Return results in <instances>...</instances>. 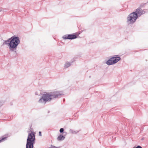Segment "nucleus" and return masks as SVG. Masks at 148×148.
Here are the masks:
<instances>
[{
	"mask_svg": "<svg viewBox=\"0 0 148 148\" xmlns=\"http://www.w3.org/2000/svg\"><path fill=\"white\" fill-rule=\"evenodd\" d=\"M133 148H142V147L140 146H138L136 147H134Z\"/></svg>",
	"mask_w": 148,
	"mask_h": 148,
	"instance_id": "14",
	"label": "nucleus"
},
{
	"mask_svg": "<svg viewBox=\"0 0 148 148\" xmlns=\"http://www.w3.org/2000/svg\"><path fill=\"white\" fill-rule=\"evenodd\" d=\"M8 137V134H5L4 136H2L1 139V138H0V143L6 140Z\"/></svg>",
	"mask_w": 148,
	"mask_h": 148,
	"instance_id": "8",
	"label": "nucleus"
},
{
	"mask_svg": "<svg viewBox=\"0 0 148 148\" xmlns=\"http://www.w3.org/2000/svg\"><path fill=\"white\" fill-rule=\"evenodd\" d=\"M62 94L61 91H55L51 92H46L42 95L38 102L40 103L45 104L48 101H50L52 99L58 97Z\"/></svg>",
	"mask_w": 148,
	"mask_h": 148,
	"instance_id": "1",
	"label": "nucleus"
},
{
	"mask_svg": "<svg viewBox=\"0 0 148 148\" xmlns=\"http://www.w3.org/2000/svg\"><path fill=\"white\" fill-rule=\"evenodd\" d=\"M118 55H115L112 56L106 62V64L108 65L114 64L119 61L121 60L120 57L117 56Z\"/></svg>",
	"mask_w": 148,
	"mask_h": 148,
	"instance_id": "5",
	"label": "nucleus"
},
{
	"mask_svg": "<svg viewBox=\"0 0 148 148\" xmlns=\"http://www.w3.org/2000/svg\"><path fill=\"white\" fill-rule=\"evenodd\" d=\"M65 138V136L63 135H60L57 138V139L59 141H62Z\"/></svg>",
	"mask_w": 148,
	"mask_h": 148,
	"instance_id": "9",
	"label": "nucleus"
},
{
	"mask_svg": "<svg viewBox=\"0 0 148 148\" xmlns=\"http://www.w3.org/2000/svg\"><path fill=\"white\" fill-rule=\"evenodd\" d=\"M60 147H56L55 146L51 145L50 147H49V148H59Z\"/></svg>",
	"mask_w": 148,
	"mask_h": 148,
	"instance_id": "12",
	"label": "nucleus"
},
{
	"mask_svg": "<svg viewBox=\"0 0 148 148\" xmlns=\"http://www.w3.org/2000/svg\"><path fill=\"white\" fill-rule=\"evenodd\" d=\"M35 140L34 133H29L27 140L26 148H33Z\"/></svg>",
	"mask_w": 148,
	"mask_h": 148,
	"instance_id": "3",
	"label": "nucleus"
},
{
	"mask_svg": "<svg viewBox=\"0 0 148 148\" xmlns=\"http://www.w3.org/2000/svg\"><path fill=\"white\" fill-rule=\"evenodd\" d=\"M77 38V36L74 34L65 35L63 36V38L65 39L72 40Z\"/></svg>",
	"mask_w": 148,
	"mask_h": 148,
	"instance_id": "6",
	"label": "nucleus"
},
{
	"mask_svg": "<svg viewBox=\"0 0 148 148\" xmlns=\"http://www.w3.org/2000/svg\"><path fill=\"white\" fill-rule=\"evenodd\" d=\"M138 17V15L136 12L130 13L127 17V22L129 24H133L136 21Z\"/></svg>",
	"mask_w": 148,
	"mask_h": 148,
	"instance_id": "4",
	"label": "nucleus"
},
{
	"mask_svg": "<svg viewBox=\"0 0 148 148\" xmlns=\"http://www.w3.org/2000/svg\"><path fill=\"white\" fill-rule=\"evenodd\" d=\"M136 12L137 15L139 16L145 13V11L144 10H142L140 8H139L136 9Z\"/></svg>",
	"mask_w": 148,
	"mask_h": 148,
	"instance_id": "7",
	"label": "nucleus"
},
{
	"mask_svg": "<svg viewBox=\"0 0 148 148\" xmlns=\"http://www.w3.org/2000/svg\"><path fill=\"white\" fill-rule=\"evenodd\" d=\"M79 131H77L73 130H72V129H70L69 130V132H70V133H71V134H76Z\"/></svg>",
	"mask_w": 148,
	"mask_h": 148,
	"instance_id": "10",
	"label": "nucleus"
},
{
	"mask_svg": "<svg viewBox=\"0 0 148 148\" xmlns=\"http://www.w3.org/2000/svg\"><path fill=\"white\" fill-rule=\"evenodd\" d=\"M20 42L19 38L14 35L5 40L3 43V45H8L10 51L16 52L17 47Z\"/></svg>",
	"mask_w": 148,
	"mask_h": 148,
	"instance_id": "2",
	"label": "nucleus"
},
{
	"mask_svg": "<svg viewBox=\"0 0 148 148\" xmlns=\"http://www.w3.org/2000/svg\"><path fill=\"white\" fill-rule=\"evenodd\" d=\"M42 135H41V132H39V136H41Z\"/></svg>",
	"mask_w": 148,
	"mask_h": 148,
	"instance_id": "15",
	"label": "nucleus"
},
{
	"mask_svg": "<svg viewBox=\"0 0 148 148\" xmlns=\"http://www.w3.org/2000/svg\"><path fill=\"white\" fill-rule=\"evenodd\" d=\"M71 65V64L69 62H66L64 64V67L67 68Z\"/></svg>",
	"mask_w": 148,
	"mask_h": 148,
	"instance_id": "11",
	"label": "nucleus"
},
{
	"mask_svg": "<svg viewBox=\"0 0 148 148\" xmlns=\"http://www.w3.org/2000/svg\"><path fill=\"white\" fill-rule=\"evenodd\" d=\"M35 94L36 95H38V92H35Z\"/></svg>",
	"mask_w": 148,
	"mask_h": 148,
	"instance_id": "16",
	"label": "nucleus"
},
{
	"mask_svg": "<svg viewBox=\"0 0 148 148\" xmlns=\"http://www.w3.org/2000/svg\"><path fill=\"white\" fill-rule=\"evenodd\" d=\"M64 129L63 128H61L60 130V133H63L64 132Z\"/></svg>",
	"mask_w": 148,
	"mask_h": 148,
	"instance_id": "13",
	"label": "nucleus"
}]
</instances>
